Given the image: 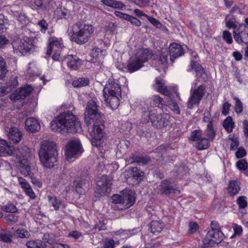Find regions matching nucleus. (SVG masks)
<instances>
[{"mask_svg":"<svg viewBox=\"0 0 248 248\" xmlns=\"http://www.w3.org/2000/svg\"><path fill=\"white\" fill-rule=\"evenodd\" d=\"M50 127L54 131H68L76 133L81 131L80 123L72 112H63L52 121Z\"/></svg>","mask_w":248,"mask_h":248,"instance_id":"obj_1","label":"nucleus"},{"mask_svg":"<svg viewBox=\"0 0 248 248\" xmlns=\"http://www.w3.org/2000/svg\"><path fill=\"white\" fill-rule=\"evenodd\" d=\"M38 155L41 163L44 167L50 169L57 164L58 152L54 142L42 141Z\"/></svg>","mask_w":248,"mask_h":248,"instance_id":"obj_2","label":"nucleus"},{"mask_svg":"<svg viewBox=\"0 0 248 248\" xmlns=\"http://www.w3.org/2000/svg\"><path fill=\"white\" fill-rule=\"evenodd\" d=\"M93 32L94 28L91 24L78 22L72 26L71 39L72 41L82 45L89 40Z\"/></svg>","mask_w":248,"mask_h":248,"instance_id":"obj_3","label":"nucleus"},{"mask_svg":"<svg viewBox=\"0 0 248 248\" xmlns=\"http://www.w3.org/2000/svg\"><path fill=\"white\" fill-rule=\"evenodd\" d=\"M170 116L167 113H158L156 109H151L144 112L142 118L143 123H146L150 120L153 126L162 128L171 124Z\"/></svg>","mask_w":248,"mask_h":248,"instance_id":"obj_4","label":"nucleus"},{"mask_svg":"<svg viewBox=\"0 0 248 248\" xmlns=\"http://www.w3.org/2000/svg\"><path fill=\"white\" fill-rule=\"evenodd\" d=\"M13 51L18 55H24L34 47V40L24 37L23 39L16 37L12 43Z\"/></svg>","mask_w":248,"mask_h":248,"instance_id":"obj_5","label":"nucleus"},{"mask_svg":"<svg viewBox=\"0 0 248 248\" xmlns=\"http://www.w3.org/2000/svg\"><path fill=\"white\" fill-rule=\"evenodd\" d=\"M98 105L94 100L91 99L87 103L85 112L84 121L86 124H92L93 120L97 123H101V117L98 109Z\"/></svg>","mask_w":248,"mask_h":248,"instance_id":"obj_6","label":"nucleus"},{"mask_svg":"<svg viewBox=\"0 0 248 248\" xmlns=\"http://www.w3.org/2000/svg\"><path fill=\"white\" fill-rule=\"evenodd\" d=\"M101 124L102 122L97 123L93 120L92 124H86L88 127V132L92 137V144L97 148L101 146V139L103 137V126Z\"/></svg>","mask_w":248,"mask_h":248,"instance_id":"obj_7","label":"nucleus"},{"mask_svg":"<svg viewBox=\"0 0 248 248\" xmlns=\"http://www.w3.org/2000/svg\"><path fill=\"white\" fill-rule=\"evenodd\" d=\"M205 93V86L201 85L197 88L191 91V95L187 102V107L193 108L195 106H198L202 99Z\"/></svg>","mask_w":248,"mask_h":248,"instance_id":"obj_8","label":"nucleus"},{"mask_svg":"<svg viewBox=\"0 0 248 248\" xmlns=\"http://www.w3.org/2000/svg\"><path fill=\"white\" fill-rule=\"evenodd\" d=\"M83 150L78 140L70 141L66 147L65 155L69 160L73 157H77L80 155Z\"/></svg>","mask_w":248,"mask_h":248,"instance_id":"obj_9","label":"nucleus"},{"mask_svg":"<svg viewBox=\"0 0 248 248\" xmlns=\"http://www.w3.org/2000/svg\"><path fill=\"white\" fill-rule=\"evenodd\" d=\"M223 237L224 234L221 231L210 230L203 239V243L205 247H208L214 244L220 243Z\"/></svg>","mask_w":248,"mask_h":248,"instance_id":"obj_10","label":"nucleus"},{"mask_svg":"<svg viewBox=\"0 0 248 248\" xmlns=\"http://www.w3.org/2000/svg\"><path fill=\"white\" fill-rule=\"evenodd\" d=\"M235 41L238 44L242 43L248 44V31L245 24H242L233 31Z\"/></svg>","mask_w":248,"mask_h":248,"instance_id":"obj_11","label":"nucleus"},{"mask_svg":"<svg viewBox=\"0 0 248 248\" xmlns=\"http://www.w3.org/2000/svg\"><path fill=\"white\" fill-rule=\"evenodd\" d=\"M111 185L110 178L107 176H102L97 181L96 193L102 196L109 193L110 191Z\"/></svg>","mask_w":248,"mask_h":248,"instance_id":"obj_12","label":"nucleus"},{"mask_svg":"<svg viewBox=\"0 0 248 248\" xmlns=\"http://www.w3.org/2000/svg\"><path fill=\"white\" fill-rule=\"evenodd\" d=\"M157 190L160 192L165 195L173 194L175 196H178L180 193V191L178 188L173 187L170 181L165 180L157 187Z\"/></svg>","mask_w":248,"mask_h":248,"instance_id":"obj_13","label":"nucleus"},{"mask_svg":"<svg viewBox=\"0 0 248 248\" xmlns=\"http://www.w3.org/2000/svg\"><path fill=\"white\" fill-rule=\"evenodd\" d=\"M14 155L17 161L30 160L33 158L30 149L24 145H20L15 150Z\"/></svg>","mask_w":248,"mask_h":248,"instance_id":"obj_14","label":"nucleus"},{"mask_svg":"<svg viewBox=\"0 0 248 248\" xmlns=\"http://www.w3.org/2000/svg\"><path fill=\"white\" fill-rule=\"evenodd\" d=\"M32 90V88L29 85L22 87L10 95V99L14 101L23 99L29 95Z\"/></svg>","mask_w":248,"mask_h":248,"instance_id":"obj_15","label":"nucleus"},{"mask_svg":"<svg viewBox=\"0 0 248 248\" xmlns=\"http://www.w3.org/2000/svg\"><path fill=\"white\" fill-rule=\"evenodd\" d=\"M48 41L49 44L46 52L47 55H51L52 52L61 51L63 46L61 38L53 37L49 38Z\"/></svg>","mask_w":248,"mask_h":248,"instance_id":"obj_16","label":"nucleus"},{"mask_svg":"<svg viewBox=\"0 0 248 248\" xmlns=\"http://www.w3.org/2000/svg\"><path fill=\"white\" fill-rule=\"evenodd\" d=\"M103 92L105 94H108L109 96L120 95L121 89L118 84L110 81L105 85Z\"/></svg>","mask_w":248,"mask_h":248,"instance_id":"obj_17","label":"nucleus"},{"mask_svg":"<svg viewBox=\"0 0 248 248\" xmlns=\"http://www.w3.org/2000/svg\"><path fill=\"white\" fill-rule=\"evenodd\" d=\"M68 67L72 70H77L79 68L82 64V61L76 55H69L63 60Z\"/></svg>","mask_w":248,"mask_h":248,"instance_id":"obj_18","label":"nucleus"},{"mask_svg":"<svg viewBox=\"0 0 248 248\" xmlns=\"http://www.w3.org/2000/svg\"><path fill=\"white\" fill-rule=\"evenodd\" d=\"M135 198L133 192L129 189L123 191L122 204L128 208L132 206L135 202Z\"/></svg>","mask_w":248,"mask_h":248,"instance_id":"obj_19","label":"nucleus"},{"mask_svg":"<svg viewBox=\"0 0 248 248\" xmlns=\"http://www.w3.org/2000/svg\"><path fill=\"white\" fill-rule=\"evenodd\" d=\"M170 62L173 63L174 59L184 54L182 46L176 43L171 44L169 47Z\"/></svg>","mask_w":248,"mask_h":248,"instance_id":"obj_20","label":"nucleus"},{"mask_svg":"<svg viewBox=\"0 0 248 248\" xmlns=\"http://www.w3.org/2000/svg\"><path fill=\"white\" fill-rule=\"evenodd\" d=\"M133 57L143 64L144 62L148 61L149 59L152 57V55L148 49L140 48L137 50L135 55Z\"/></svg>","mask_w":248,"mask_h":248,"instance_id":"obj_21","label":"nucleus"},{"mask_svg":"<svg viewBox=\"0 0 248 248\" xmlns=\"http://www.w3.org/2000/svg\"><path fill=\"white\" fill-rule=\"evenodd\" d=\"M16 148L9 145L4 140H0V156L14 155Z\"/></svg>","mask_w":248,"mask_h":248,"instance_id":"obj_22","label":"nucleus"},{"mask_svg":"<svg viewBox=\"0 0 248 248\" xmlns=\"http://www.w3.org/2000/svg\"><path fill=\"white\" fill-rule=\"evenodd\" d=\"M29 160L17 161L16 166L20 172L25 177L31 176V171L29 163Z\"/></svg>","mask_w":248,"mask_h":248,"instance_id":"obj_23","label":"nucleus"},{"mask_svg":"<svg viewBox=\"0 0 248 248\" xmlns=\"http://www.w3.org/2000/svg\"><path fill=\"white\" fill-rule=\"evenodd\" d=\"M25 124L26 130L31 132H35L40 129L39 122L34 118L30 117L27 119Z\"/></svg>","mask_w":248,"mask_h":248,"instance_id":"obj_24","label":"nucleus"},{"mask_svg":"<svg viewBox=\"0 0 248 248\" xmlns=\"http://www.w3.org/2000/svg\"><path fill=\"white\" fill-rule=\"evenodd\" d=\"M7 135L9 139L14 143L20 142L22 137V134L20 131L15 126L9 128Z\"/></svg>","mask_w":248,"mask_h":248,"instance_id":"obj_25","label":"nucleus"},{"mask_svg":"<svg viewBox=\"0 0 248 248\" xmlns=\"http://www.w3.org/2000/svg\"><path fill=\"white\" fill-rule=\"evenodd\" d=\"M18 85V81L16 77L12 78L6 85L0 88V94L4 95L10 93L11 90Z\"/></svg>","mask_w":248,"mask_h":248,"instance_id":"obj_26","label":"nucleus"},{"mask_svg":"<svg viewBox=\"0 0 248 248\" xmlns=\"http://www.w3.org/2000/svg\"><path fill=\"white\" fill-rule=\"evenodd\" d=\"M103 51L98 47L93 48L90 53L91 59L89 62L95 63L96 62H101L104 58Z\"/></svg>","mask_w":248,"mask_h":248,"instance_id":"obj_27","label":"nucleus"},{"mask_svg":"<svg viewBox=\"0 0 248 248\" xmlns=\"http://www.w3.org/2000/svg\"><path fill=\"white\" fill-rule=\"evenodd\" d=\"M143 66V64L140 63L133 56L131 57L128 61L127 65V69L130 73L134 72Z\"/></svg>","mask_w":248,"mask_h":248,"instance_id":"obj_28","label":"nucleus"},{"mask_svg":"<svg viewBox=\"0 0 248 248\" xmlns=\"http://www.w3.org/2000/svg\"><path fill=\"white\" fill-rule=\"evenodd\" d=\"M101 2L104 5L113 9L123 10L126 5L123 2L117 0H102Z\"/></svg>","mask_w":248,"mask_h":248,"instance_id":"obj_29","label":"nucleus"},{"mask_svg":"<svg viewBox=\"0 0 248 248\" xmlns=\"http://www.w3.org/2000/svg\"><path fill=\"white\" fill-rule=\"evenodd\" d=\"M155 89L158 92L167 96L170 93V91L167 89L164 80L161 78L156 79Z\"/></svg>","mask_w":248,"mask_h":248,"instance_id":"obj_30","label":"nucleus"},{"mask_svg":"<svg viewBox=\"0 0 248 248\" xmlns=\"http://www.w3.org/2000/svg\"><path fill=\"white\" fill-rule=\"evenodd\" d=\"M119 97L120 95H113L108 96V98H106L105 95V101L107 102V104H108V106L112 109H116L120 104Z\"/></svg>","mask_w":248,"mask_h":248,"instance_id":"obj_31","label":"nucleus"},{"mask_svg":"<svg viewBox=\"0 0 248 248\" xmlns=\"http://www.w3.org/2000/svg\"><path fill=\"white\" fill-rule=\"evenodd\" d=\"M151 231L153 233L158 234L160 232L164 227V224L157 220H153L150 224Z\"/></svg>","mask_w":248,"mask_h":248,"instance_id":"obj_32","label":"nucleus"},{"mask_svg":"<svg viewBox=\"0 0 248 248\" xmlns=\"http://www.w3.org/2000/svg\"><path fill=\"white\" fill-rule=\"evenodd\" d=\"M70 14L69 11L65 8H58L55 11L54 17L57 19H68Z\"/></svg>","mask_w":248,"mask_h":248,"instance_id":"obj_33","label":"nucleus"},{"mask_svg":"<svg viewBox=\"0 0 248 248\" xmlns=\"http://www.w3.org/2000/svg\"><path fill=\"white\" fill-rule=\"evenodd\" d=\"M240 188L238 182L236 181H232L230 182L228 190L230 195L232 196L237 194Z\"/></svg>","mask_w":248,"mask_h":248,"instance_id":"obj_34","label":"nucleus"},{"mask_svg":"<svg viewBox=\"0 0 248 248\" xmlns=\"http://www.w3.org/2000/svg\"><path fill=\"white\" fill-rule=\"evenodd\" d=\"M89 83V79L88 78H80L74 80L72 82V85L75 88H80L87 86Z\"/></svg>","mask_w":248,"mask_h":248,"instance_id":"obj_35","label":"nucleus"},{"mask_svg":"<svg viewBox=\"0 0 248 248\" xmlns=\"http://www.w3.org/2000/svg\"><path fill=\"white\" fill-rule=\"evenodd\" d=\"M28 248H45V245L40 240L29 241L26 243Z\"/></svg>","mask_w":248,"mask_h":248,"instance_id":"obj_36","label":"nucleus"},{"mask_svg":"<svg viewBox=\"0 0 248 248\" xmlns=\"http://www.w3.org/2000/svg\"><path fill=\"white\" fill-rule=\"evenodd\" d=\"M223 125L228 133H231L234 128V123L232 122V118L231 117H228L224 121Z\"/></svg>","mask_w":248,"mask_h":248,"instance_id":"obj_37","label":"nucleus"},{"mask_svg":"<svg viewBox=\"0 0 248 248\" xmlns=\"http://www.w3.org/2000/svg\"><path fill=\"white\" fill-rule=\"evenodd\" d=\"M209 142L207 138H202L196 142V146L198 150H202L207 149L209 147Z\"/></svg>","mask_w":248,"mask_h":248,"instance_id":"obj_38","label":"nucleus"},{"mask_svg":"<svg viewBox=\"0 0 248 248\" xmlns=\"http://www.w3.org/2000/svg\"><path fill=\"white\" fill-rule=\"evenodd\" d=\"M205 132L206 136L210 140H213L215 136V132L213 128L212 122H210L207 124V128Z\"/></svg>","mask_w":248,"mask_h":248,"instance_id":"obj_39","label":"nucleus"},{"mask_svg":"<svg viewBox=\"0 0 248 248\" xmlns=\"http://www.w3.org/2000/svg\"><path fill=\"white\" fill-rule=\"evenodd\" d=\"M47 199L49 202L54 208L55 210H58L60 206L62 204L61 201L57 200L56 197L51 196H48Z\"/></svg>","mask_w":248,"mask_h":248,"instance_id":"obj_40","label":"nucleus"},{"mask_svg":"<svg viewBox=\"0 0 248 248\" xmlns=\"http://www.w3.org/2000/svg\"><path fill=\"white\" fill-rule=\"evenodd\" d=\"M15 235L21 238H29L31 236L30 233L25 229H18L15 231Z\"/></svg>","mask_w":248,"mask_h":248,"instance_id":"obj_41","label":"nucleus"},{"mask_svg":"<svg viewBox=\"0 0 248 248\" xmlns=\"http://www.w3.org/2000/svg\"><path fill=\"white\" fill-rule=\"evenodd\" d=\"M8 19L3 15H0V32L6 31L8 27Z\"/></svg>","mask_w":248,"mask_h":248,"instance_id":"obj_42","label":"nucleus"},{"mask_svg":"<svg viewBox=\"0 0 248 248\" xmlns=\"http://www.w3.org/2000/svg\"><path fill=\"white\" fill-rule=\"evenodd\" d=\"M167 105L170 109L174 112L176 114H179L180 110L177 104L174 101L171 100L170 97L167 98Z\"/></svg>","mask_w":248,"mask_h":248,"instance_id":"obj_43","label":"nucleus"},{"mask_svg":"<svg viewBox=\"0 0 248 248\" xmlns=\"http://www.w3.org/2000/svg\"><path fill=\"white\" fill-rule=\"evenodd\" d=\"M202 132L201 130H196L192 132L190 136L191 140L197 142L203 138L202 137Z\"/></svg>","mask_w":248,"mask_h":248,"instance_id":"obj_44","label":"nucleus"},{"mask_svg":"<svg viewBox=\"0 0 248 248\" xmlns=\"http://www.w3.org/2000/svg\"><path fill=\"white\" fill-rule=\"evenodd\" d=\"M43 240L50 244H53L56 242V237L53 233H46L44 235Z\"/></svg>","mask_w":248,"mask_h":248,"instance_id":"obj_45","label":"nucleus"},{"mask_svg":"<svg viewBox=\"0 0 248 248\" xmlns=\"http://www.w3.org/2000/svg\"><path fill=\"white\" fill-rule=\"evenodd\" d=\"M130 159H132L131 163L133 162H137V163H141L143 164H146L148 163L150 159L149 157L146 156H136L134 157L133 156L132 158H130Z\"/></svg>","mask_w":248,"mask_h":248,"instance_id":"obj_46","label":"nucleus"},{"mask_svg":"<svg viewBox=\"0 0 248 248\" xmlns=\"http://www.w3.org/2000/svg\"><path fill=\"white\" fill-rule=\"evenodd\" d=\"M152 105L154 107H159L160 104H162L163 99L157 95L152 96L150 99Z\"/></svg>","mask_w":248,"mask_h":248,"instance_id":"obj_47","label":"nucleus"},{"mask_svg":"<svg viewBox=\"0 0 248 248\" xmlns=\"http://www.w3.org/2000/svg\"><path fill=\"white\" fill-rule=\"evenodd\" d=\"M231 15H228L225 18L226 26L229 29L233 28V30L235 29H238L237 26L234 24V22L232 20Z\"/></svg>","mask_w":248,"mask_h":248,"instance_id":"obj_48","label":"nucleus"},{"mask_svg":"<svg viewBox=\"0 0 248 248\" xmlns=\"http://www.w3.org/2000/svg\"><path fill=\"white\" fill-rule=\"evenodd\" d=\"M168 52L167 51H162L159 53L158 63L161 64H165L168 61Z\"/></svg>","mask_w":248,"mask_h":248,"instance_id":"obj_49","label":"nucleus"},{"mask_svg":"<svg viewBox=\"0 0 248 248\" xmlns=\"http://www.w3.org/2000/svg\"><path fill=\"white\" fill-rule=\"evenodd\" d=\"M188 226V233L190 234L194 233L199 229V225L195 222H190Z\"/></svg>","mask_w":248,"mask_h":248,"instance_id":"obj_50","label":"nucleus"},{"mask_svg":"<svg viewBox=\"0 0 248 248\" xmlns=\"http://www.w3.org/2000/svg\"><path fill=\"white\" fill-rule=\"evenodd\" d=\"M12 236L4 231L1 232L0 233V241L5 242L9 243L12 241L11 239Z\"/></svg>","mask_w":248,"mask_h":248,"instance_id":"obj_51","label":"nucleus"},{"mask_svg":"<svg viewBox=\"0 0 248 248\" xmlns=\"http://www.w3.org/2000/svg\"><path fill=\"white\" fill-rule=\"evenodd\" d=\"M223 39L228 44H231L232 43V38L231 33L228 31H225L222 33Z\"/></svg>","mask_w":248,"mask_h":248,"instance_id":"obj_52","label":"nucleus"},{"mask_svg":"<svg viewBox=\"0 0 248 248\" xmlns=\"http://www.w3.org/2000/svg\"><path fill=\"white\" fill-rule=\"evenodd\" d=\"M2 210L6 212L16 213L17 211L16 206L12 203H8L2 207Z\"/></svg>","mask_w":248,"mask_h":248,"instance_id":"obj_53","label":"nucleus"},{"mask_svg":"<svg viewBox=\"0 0 248 248\" xmlns=\"http://www.w3.org/2000/svg\"><path fill=\"white\" fill-rule=\"evenodd\" d=\"M37 25L40 27V31L42 33H45L48 29V25L46 20L44 19L39 21L37 23Z\"/></svg>","mask_w":248,"mask_h":248,"instance_id":"obj_54","label":"nucleus"},{"mask_svg":"<svg viewBox=\"0 0 248 248\" xmlns=\"http://www.w3.org/2000/svg\"><path fill=\"white\" fill-rule=\"evenodd\" d=\"M18 182L21 188L24 190L31 186L30 184L24 178L21 177H18Z\"/></svg>","mask_w":248,"mask_h":248,"instance_id":"obj_55","label":"nucleus"},{"mask_svg":"<svg viewBox=\"0 0 248 248\" xmlns=\"http://www.w3.org/2000/svg\"><path fill=\"white\" fill-rule=\"evenodd\" d=\"M234 99L235 101V111L237 113H240L243 110V105L240 100L236 97H234Z\"/></svg>","mask_w":248,"mask_h":248,"instance_id":"obj_56","label":"nucleus"},{"mask_svg":"<svg viewBox=\"0 0 248 248\" xmlns=\"http://www.w3.org/2000/svg\"><path fill=\"white\" fill-rule=\"evenodd\" d=\"M237 203L241 208H244L247 206L248 203L245 196H240L237 200Z\"/></svg>","mask_w":248,"mask_h":248,"instance_id":"obj_57","label":"nucleus"},{"mask_svg":"<svg viewBox=\"0 0 248 248\" xmlns=\"http://www.w3.org/2000/svg\"><path fill=\"white\" fill-rule=\"evenodd\" d=\"M143 175V172L135 168L133 169L132 177L136 180H140L141 178Z\"/></svg>","mask_w":248,"mask_h":248,"instance_id":"obj_58","label":"nucleus"},{"mask_svg":"<svg viewBox=\"0 0 248 248\" xmlns=\"http://www.w3.org/2000/svg\"><path fill=\"white\" fill-rule=\"evenodd\" d=\"M6 220L10 224H13L18 221V217L13 215L9 214L5 217Z\"/></svg>","mask_w":248,"mask_h":248,"instance_id":"obj_59","label":"nucleus"},{"mask_svg":"<svg viewBox=\"0 0 248 248\" xmlns=\"http://www.w3.org/2000/svg\"><path fill=\"white\" fill-rule=\"evenodd\" d=\"M9 43V40L4 36L0 35V49L4 48Z\"/></svg>","mask_w":248,"mask_h":248,"instance_id":"obj_60","label":"nucleus"},{"mask_svg":"<svg viewBox=\"0 0 248 248\" xmlns=\"http://www.w3.org/2000/svg\"><path fill=\"white\" fill-rule=\"evenodd\" d=\"M147 18L151 22V23L154 25L157 28H160L161 27L162 25L161 23L155 18L148 16H147Z\"/></svg>","mask_w":248,"mask_h":248,"instance_id":"obj_61","label":"nucleus"},{"mask_svg":"<svg viewBox=\"0 0 248 248\" xmlns=\"http://www.w3.org/2000/svg\"><path fill=\"white\" fill-rule=\"evenodd\" d=\"M128 21H129L132 24L136 27H140L141 24V23L140 20H139L138 18H136L135 17H134L131 16H130L129 19H128Z\"/></svg>","mask_w":248,"mask_h":248,"instance_id":"obj_62","label":"nucleus"},{"mask_svg":"<svg viewBox=\"0 0 248 248\" xmlns=\"http://www.w3.org/2000/svg\"><path fill=\"white\" fill-rule=\"evenodd\" d=\"M114 14L116 16L127 21L128 19H129V17L130 16V15H129L127 14L117 11H115Z\"/></svg>","mask_w":248,"mask_h":248,"instance_id":"obj_63","label":"nucleus"},{"mask_svg":"<svg viewBox=\"0 0 248 248\" xmlns=\"http://www.w3.org/2000/svg\"><path fill=\"white\" fill-rule=\"evenodd\" d=\"M237 167L240 170H245L247 168V163L244 160H240L237 162Z\"/></svg>","mask_w":248,"mask_h":248,"instance_id":"obj_64","label":"nucleus"}]
</instances>
